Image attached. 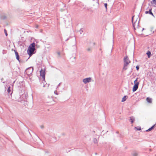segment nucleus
Here are the masks:
<instances>
[{"label":"nucleus","instance_id":"nucleus-1","mask_svg":"<svg viewBox=\"0 0 156 156\" xmlns=\"http://www.w3.org/2000/svg\"><path fill=\"white\" fill-rule=\"evenodd\" d=\"M35 44L34 42H33L29 46L27 50V53L30 56H31L33 54L35 49Z\"/></svg>","mask_w":156,"mask_h":156},{"label":"nucleus","instance_id":"nucleus-2","mask_svg":"<svg viewBox=\"0 0 156 156\" xmlns=\"http://www.w3.org/2000/svg\"><path fill=\"white\" fill-rule=\"evenodd\" d=\"M40 74L41 76H42L43 79V80L42 82V83H43V87H46V85L47 83H46L45 84H44V83H45V69H42L40 71Z\"/></svg>","mask_w":156,"mask_h":156},{"label":"nucleus","instance_id":"nucleus-3","mask_svg":"<svg viewBox=\"0 0 156 156\" xmlns=\"http://www.w3.org/2000/svg\"><path fill=\"white\" fill-rule=\"evenodd\" d=\"M33 67H30L27 68L25 71V73L28 76L31 74L33 71Z\"/></svg>","mask_w":156,"mask_h":156},{"label":"nucleus","instance_id":"nucleus-4","mask_svg":"<svg viewBox=\"0 0 156 156\" xmlns=\"http://www.w3.org/2000/svg\"><path fill=\"white\" fill-rule=\"evenodd\" d=\"M124 64L128 65L129 63L130 62V61L129 59V58L127 56H126L123 59Z\"/></svg>","mask_w":156,"mask_h":156},{"label":"nucleus","instance_id":"nucleus-5","mask_svg":"<svg viewBox=\"0 0 156 156\" xmlns=\"http://www.w3.org/2000/svg\"><path fill=\"white\" fill-rule=\"evenodd\" d=\"M134 17V16H133L132 17V23H133V26L134 27V29L135 30H137L136 29V27H137L138 26V24H139V22L138 21V22H137L136 21L134 23H133V19Z\"/></svg>","mask_w":156,"mask_h":156},{"label":"nucleus","instance_id":"nucleus-6","mask_svg":"<svg viewBox=\"0 0 156 156\" xmlns=\"http://www.w3.org/2000/svg\"><path fill=\"white\" fill-rule=\"evenodd\" d=\"M139 83H136L134 84L133 88V91L135 92L137 89L138 87Z\"/></svg>","mask_w":156,"mask_h":156},{"label":"nucleus","instance_id":"nucleus-7","mask_svg":"<svg viewBox=\"0 0 156 156\" xmlns=\"http://www.w3.org/2000/svg\"><path fill=\"white\" fill-rule=\"evenodd\" d=\"M91 78L88 77L86 78H85L83 80V81L85 84H86L88 83L91 81Z\"/></svg>","mask_w":156,"mask_h":156},{"label":"nucleus","instance_id":"nucleus-8","mask_svg":"<svg viewBox=\"0 0 156 156\" xmlns=\"http://www.w3.org/2000/svg\"><path fill=\"white\" fill-rule=\"evenodd\" d=\"M151 10H152V9H149V11H145V13L146 14H150L151 15L154 17V15L153 13L152 12Z\"/></svg>","mask_w":156,"mask_h":156},{"label":"nucleus","instance_id":"nucleus-9","mask_svg":"<svg viewBox=\"0 0 156 156\" xmlns=\"http://www.w3.org/2000/svg\"><path fill=\"white\" fill-rule=\"evenodd\" d=\"M15 54L16 55V59L18 60L19 61H20V60H19V54L16 51H15Z\"/></svg>","mask_w":156,"mask_h":156},{"label":"nucleus","instance_id":"nucleus-10","mask_svg":"<svg viewBox=\"0 0 156 156\" xmlns=\"http://www.w3.org/2000/svg\"><path fill=\"white\" fill-rule=\"evenodd\" d=\"M130 119L129 120L131 122V123H133V122L135 121V118L133 116H131L130 117Z\"/></svg>","mask_w":156,"mask_h":156},{"label":"nucleus","instance_id":"nucleus-11","mask_svg":"<svg viewBox=\"0 0 156 156\" xmlns=\"http://www.w3.org/2000/svg\"><path fill=\"white\" fill-rule=\"evenodd\" d=\"M10 88L11 87L10 86L9 87H8L7 90V92L8 93V94H9L11 95L12 94V92H11Z\"/></svg>","mask_w":156,"mask_h":156},{"label":"nucleus","instance_id":"nucleus-12","mask_svg":"<svg viewBox=\"0 0 156 156\" xmlns=\"http://www.w3.org/2000/svg\"><path fill=\"white\" fill-rule=\"evenodd\" d=\"M147 101L149 103H151L152 102V99L149 97L147 98Z\"/></svg>","mask_w":156,"mask_h":156},{"label":"nucleus","instance_id":"nucleus-13","mask_svg":"<svg viewBox=\"0 0 156 156\" xmlns=\"http://www.w3.org/2000/svg\"><path fill=\"white\" fill-rule=\"evenodd\" d=\"M87 51L89 52H91L92 51V49L91 48L89 47L86 49Z\"/></svg>","mask_w":156,"mask_h":156},{"label":"nucleus","instance_id":"nucleus-14","mask_svg":"<svg viewBox=\"0 0 156 156\" xmlns=\"http://www.w3.org/2000/svg\"><path fill=\"white\" fill-rule=\"evenodd\" d=\"M147 55L148 58H149L151 55V52L149 51H147Z\"/></svg>","mask_w":156,"mask_h":156},{"label":"nucleus","instance_id":"nucleus-15","mask_svg":"<svg viewBox=\"0 0 156 156\" xmlns=\"http://www.w3.org/2000/svg\"><path fill=\"white\" fill-rule=\"evenodd\" d=\"M127 65H126V64H124V66H123V70H126L127 69Z\"/></svg>","mask_w":156,"mask_h":156},{"label":"nucleus","instance_id":"nucleus-16","mask_svg":"<svg viewBox=\"0 0 156 156\" xmlns=\"http://www.w3.org/2000/svg\"><path fill=\"white\" fill-rule=\"evenodd\" d=\"M133 156H137L138 154L136 152H135L132 154Z\"/></svg>","mask_w":156,"mask_h":156},{"label":"nucleus","instance_id":"nucleus-17","mask_svg":"<svg viewBox=\"0 0 156 156\" xmlns=\"http://www.w3.org/2000/svg\"><path fill=\"white\" fill-rule=\"evenodd\" d=\"M126 96H124V97L122 98V102H124L126 100Z\"/></svg>","mask_w":156,"mask_h":156},{"label":"nucleus","instance_id":"nucleus-18","mask_svg":"<svg viewBox=\"0 0 156 156\" xmlns=\"http://www.w3.org/2000/svg\"><path fill=\"white\" fill-rule=\"evenodd\" d=\"M94 142L95 144H97L98 143L97 140L96 138H94L93 139Z\"/></svg>","mask_w":156,"mask_h":156},{"label":"nucleus","instance_id":"nucleus-19","mask_svg":"<svg viewBox=\"0 0 156 156\" xmlns=\"http://www.w3.org/2000/svg\"><path fill=\"white\" fill-rule=\"evenodd\" d=\"M135 129H136L138 130H141V128L140 127H135Z\"/></svg>","mask_w":156,"mask_h":156},{"label":"nucleus","instance_id":"nucleus-20","mask_svg":"<svg viewBox=\"0 0 156 156\" xmlns=\"http://www.w3.org/2000/svg\"><path fill=\"white\" fill-rule=\"evenodd\" d=\"M83 32V30H82V29H81L79 31V32L80 34H82V33Z\"/></svg>","mask_w":156,"mask_h":156},{"label":"nucleus","instance_id":"nucleus-21","mask_svg":"<svg viewBox=\"0 0 156 156\" xmlns=\"http://www.w3.org/2000/svg\"><path fill=\"white\" fill-rule=\"evenodd\" d=\"M138 78H137L134 81V84H135L136 83H139L138 82H137Z\"/></svg>","mask_w":156,"mask_h":156},{"label":"nucleus","instance_id":"nucleus-22","mask_svg":"<svg viewBox=\"0 0 156 156\" xmlns=\"http://www.w3.org/2000/svg\"><path fill=\"white\" fill-rule=\"evenodd\" d=\"M4 32H5V35L6 36H7L8 35V34H7V32L6 30L5 29L4 30Z\"/></svg>","mask_w":156,"mask_h":156},{"label":"nucleus","instance_id":"nucleus-23","mask_svg":"<svg viewBox=\"0 0 156 156\" xmlns=\"http://www.w3.org/2000/svg\"><path fill=\"white\" fill-rule=\"evenodd\" d=\"M1 18L2 19H5L6 18V17L5 16H2Z\"/></svg>","mask_w":156,"mask_h":156},{"label":"nucleus","instance_id":"nucleus-24","mask_svg":"<svg viewBox=\"0 0 156 156\" xmlns=\"http://www.w3.org/2000/svg\"><path fill=\"white\" fill-rule=\"evenodd\" d=\"M136 68L137 70H138L139 69V66H136Z\"/></svg>","mask_w":156,"mask_h":156},{"label":"nucleus","instance_id":"nucleus-25","mask_svg":"<svg viewBox=\"0 0 156 156\" xmlns=\"http://www.w3.org/2000/svg\"><path fill=\"white\" fill-rule=\"evenodd\" d=\"M151 129L150 128H149L146 131V132H149V131H151Z\"/></svg>","mask_w":156,"mask_h":156},{"label":"nucleus","instance_id":"nucleus-26","mask_svg":"<svg viewBox=\"0 0 156 156\" xmlns=\"http://www.w3.org/2000/svg\"><path fill=\"white\" fill-rule=\"evenodd\" d=\"M155 125V124H154L150 128L151 129V130L154 128Z\"/></svg>","mask_w":156,"mask_h":156},{"label":"nucleus","instance_id":"nucleus-27","mask_svg":"<svg viewBox=\"0 0 156 156\" xmlns=\"http://www.w3.org/2000/svg\"><path fill=\"white\" fill-rule=\"evenodd\" d=\"M155 125V124H154L150 128L151 129V130L154 128Z\"/></svg>","mask_w":156,"mask_h":156},{"label":"nucleus","instance_id":"nucleus-28","mask_svg":"<svg viewBox=\"0 0 156 156\" xmlns=\"http://www.w3.org/2000/svg\"><path fill=\"white\" fill-rule=\"evenodd\" d=\"M105 6V7L106 9H107V3H105L104 4Z\"/></svg>","mask_w":156,"mask_h":156},{"label":"nucleus","instance_id":"nucleus-29","mask_svg":"<svg viewBox=\"0 0 156 156\" xmlns=\"http://www.w3.org/2000/svg\"><path fill=\"white\" fill-rule=\"evenodd\" d=\"M40 127L41 129H43L44 128V126L43 125H41L40 126Z\"/></svg>","mask_w":156,"mask_h":156},{"label":"nucleus","instance_id":"nucleus-30","mask_svg":"<svg viewBox=\"0 0 156 156\" xmlns=\"http://www.w3.org/2000/svg\"><path fill=\"white\" fill-rule=\"evenodd\" d=\"M61 83H60L57 86V88H58V87L60 86V84Z\"/></svg>","mask_w":156,"mask_h":156},{"label":"nucleus","instance_id":"nucleus-31","mask_svg":"<svg viewBox=\"0 0 156 156\" xmlns=\"http://www.w3.org/2000/svg\"><path fill=\"white\" fill-rule=\"evenodd\" d=\"M58 54L59 55H60V52H58Z\"/></svg>","mask_w":156,"mask_h":156},{"label":"nucleus","instance_id":"nucleus-32","mask_svg":"<svg viewBox=\"0 0 156 156\" xmlns=\"http://www.w3.org/2000/svg\"><path fill=\"white\" fill-rule=\"evenodd\" d=\"M144 28H143L142 29V31L143 30H144Z\"/></svg>","mask_w":156,"mask_h":156},{"label":"nucleus","instance_id":"nucleus-33","mask_svg":"<svg viewBox=\"0 0 156 156\" xmlns=\"http://www.w3.org/2000/svg\"><path fill=\"white\" fill-rule=\"evenodd\" d=\"M65 26L66 27H67V28H68V27H68L67 26H66V24H65Z\"/></svg>","mask_w":156,"mask_h":156},{"label":"nucleus","instance_id":"nucleus-34","mask_svg":"<svg viewBox=\"0 0 156 156\" xmlns=\"http://www.w3.org/2000/svg\"><path fill=\"white\" fill-rule=\"evenodd\" d=\"M139 29V28H138V29L137 30L138 31Z\"/></svg>","mask_w":156,"mask_h":156},{"label":"nucleus","instance_id":"nucleus-35","mask_svg":"<svg viewBox=\"0 0 156 156\" xmlns=\"http://www.w3.org/2000/svg\"><path fill=\"white\" fill-rule=\"evenodd\" d=\"M100 51L101 50V48H100Z\"/></svg>","mask_w":156,"mask_h":156},{"label":"nucleus","instance_id":"nucleus-36","mask_svg":"<svg viewBox=\"0 0 156 156\" xmlns=\"http://www.w3.org/2000/svg\"><path fill=\"white\" fill-rule=\"evenodd\" d=\"M69 26H71V25H70L69 24Z\"/></svg>","mask_w":156,"mask_h":156},{"label":"nucleus","instance_id":"nucleus-37","mask_svg":"<svg viewBox=\"0 0 156 156\" xmlns=\"http://www.w3.org/2000/svg\"><path fill=\"white\" fill-rule=\"evenodd\" d=\"M55 94H58L57 93H55Z\"/></svg>","mask_w":156,"mask_h":156},{"label":"nucleus","instance_id":"nucleus-38","mask_svg":"<svg viewBox=\"0 0 156 156\" xmlns=\"http://www.w3.org/2000/svg\"><path fill=\"white\" fill-rule=\"evenodd\" d=\"M75 58H76V57H74V59H75Z\"/></svg>","mask_w":156,"mask_h":156},{"label":"nucleus","instance_id":"nucleus-39","mask_svg":"<svg viewBox=\"0 0 156 156\" xmlns=\"http://www.w3.org/2000/svg\"><path fill=\"white\" fill-rule=\"evenodd\" d=\"M3 83H5V82H3Z\"/></svg>","mask_w":156,"mask_h":156},{"label":"nucleus","instance_id":"nucleus-40","mask_svg":"<svg viewBox=\"0 0 156 156\" xmlns=\"http://www.w3.org/2000/svg\"><path fill=\"white\" fill-rule=\"evenodd\" d=\"M54 93L55 94V91Z\"/></svg>","mask_w":156,"mask_h":156}]
</instances>
